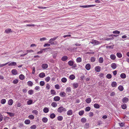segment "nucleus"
Listing matches in <instances>:
<instances>
[{"instance_id":"obj_26","label":"nucleus","mask_w":129,"mask_h":129,"mask_svg":"<svg viewBox=\"0 0 129 129\" xmlns=\"http://www.w3.org/2000/svg\"><path fill=\"white\" fill-rule=\"evenodd\" d=\"M42 120L43 122L46 123L48 121V119L45 117H43L42 118Z\"/></svg>"},{"instance_id":"obj_42","label":"nucleus","mask_w":129,"mask_h":129,"mask_svg":"<svg viewBox=\"0 0 129 129\" xmlns=\"http://www.w3.org/2000/svg\"><path fill=\"white\" fill-rule=\"evenodd\" d=\"M84 113V111L83 110H82L79 112V114L80 116L82 115Z\"/></svg>"},{"instance_id":"obj_16","label":"nucleus","mask_w":129,"mask_h":129,"mask_svg":"<svg viewBox=\"0 0 129 129\" xmlns=\"http://www.w3.org/2000/svg\"><path fill=\"white\" fill-rule=\"evenodd\" d=\"M112 86L113 87H116L117 85V83L116 82H112L111 84Z\"/></svg>"},{"instance_id":"obj_32","label":"nucleus","mask_w":129,"mask_h":129,"mask_svg":"<svg viewBox=\"0 0 129 129\" xmlns=\"http://www.w3.org/2000/svg\"><path fill=\"white\" fill-rule=\"evenodd\" d=\"M110 58L112 60H114L116 58L114 54H111L110 56Z\"/></svg>"},{"instance_id":"obj_36","label":"nucleus","mask_w":129,"mask_h":129,"mask_svg":"<svg viewBox=\"0 0 129 129\" xmlns=\"http://www.w3.org/2000/svg\"><path fill=\"white\" fill-rule=\"evenodd\" d=\"M86 118L83 117L81 119V121L82 123H85L86 122Z\"/></svg>"},{"instance_id":"obj_4","label":"nucleus","mask_w":129,"mask_h":129,"mask_svg":"<svg viewBox=\"0 0 129 129\" xmlns=\"http://www.w3.org/2000/svg\"><path fill=\"white\" fill-rule=\"evenodd\" d=\"M95 69L97 72H99L101 71V68L100 66H98L95 67Z\"/></svg>"},{"instance_id":"obj_2","label":"nucleus","mask_w":129,"mask_h":129,"mask_svg":"<svg viewBox=\"0 0 129 129\" xmlns=\"http://www.w3.org/2000/svg\"><path fill=\"white\" fill-rule=\"evenodd\" d=\"M58 37L53 38L50 39L49 41L48 42L50 43L52 45H55L54 43L53 42L58 38Z\"/></svg>"},{"instance_id":"obj_7","label":"nucleus","mask_w":129,"mask_h":129,"mask_svg":"<svg viewBox=\"0 0 129 129\" xmlns=\"http://www.w3.org/2000/svg\"><path fill=\"white\" fill-rule=\"evenodd\" d=\"M90 65L89 63L87 64L85 66V68L87 70H89L90 69Z\"/></svg>"},{"instance_id":"obj_62","label":"nucleus","mask_w":129,"mask_h":129,"mask_svg":"<svg viewBox=\"0 0 129 129\" xmlns=\"http://www.w3.org/2000/svg\"><path fill=\"white\" fill-rule=\"evenodd\" d=\"M3 119V117L2 114L0 113V122L2 121Z\"/></svg>"},{"instance_id":"obj_64","label":"nucleus","mask_w":129,"mask_h":129,"mask_svg":"<svg viewBox=\"0 0 129 129\" xmlns=\"http://www.w3.org/2000/svg\"><path fill=\"white\" fill-rule=\"evenodd\" d=\"M50 46V45L48 43H45L44 45V47H45L46 46L49 47Z\"/></svg>"},{"instance_id":"obj_39","label":"nucleus","mask_w":129,"mask_h":129,"mask_svg":"<svg viewBox=\"0 0 129 129\" xmlns=\"http://www.w3.org/2000/svg\"><path fill=\"white\" fill-rule=\"evenodd\" d=\"M116 55L119 58L121 57L122 56V54L119 52L117 53Z\"/></svg>"},{"instance_id":"obj_35","label":"nucleus","mask_w":129,"mask_h":129,"mask_svg":"<svg viewBox=\"0 0 129 129\" xmlns=\"http://www.w3.org/2000/svg\"><path fill=\"white\" fill-rule=\"evenodd\" d=\"M50 117L51 118L53 119L55 117V115L54 114L52 113L50 115Z\"/></svg>"},{"instance_id":"obj_31","label":"nucleus","mask_w":129,"mask_h":129,"mask_svg":"<svg viewBox=\"0 0 129 129\" xmlns=\"http://www.w3.org/2000/svg\"><path fill=\"white\" fill-rule=\"evenodd\" d=\"M75 77V76L73 75H71L69 76L70 79L72 80L74 79Z\"/></svg>"},{"instance_id":"obj_15","label":"nucleus","mask_w":129,"mask_h":129,"mask_svg":"<svg viewBox=\"0 0 129 129\" xmlns=\"http://www.w3.org/2000/svg\"><path fill=\"white\" fill-rule=\"evenodd\" d=\"M93 106L94 108L96 109H99L100 107V105L97 103H95L93 105Z\"/></svg>"},{"instance_id":"obj_61","label":"nucleus","mask_w":129,"mask_h":129,"mask_svg":"<svg viewBox=\"0 0 129 129\" xmlns=\"http://www.w3.org/2000/svg\"><path fill=\"white\" fill-rule=\"evenodd\" d=\"M91 61L92 62H94L95 60V58L94 57H92L91 58Z\"/></svg>"},{"instance_id":"obj_27","label":"nucleus","mask_w":129,"mask_h":129,"mask_svg":"<svg viewBox=\"0 0 129 129\" xmlns=\"http://www.w3.org/2000/svg\"><path fill=\"white\" fill-rule=\"evenodd\" d=\"M104 61L103 58L102 57H100L99 59V63H103Z\"/></svg>"},{"instance_id":"obj_34","label":"nucleus","mask_w":129,"mask_h":129,"mask_svg":"<svg viewBox=\"0 0 129 129\" xmlns=\"http://www.w3.org/2000/svg\"><path fill=\"white\" fill-rule=\"evenodd\" d=\"M51 105L52 107H55L57 106V105L56 102H53L51 103Z\"/></svg>"},{"instance_id":"obj_53","label":"nucleus","mask_w":129,"mask_h":129,"mask_svg":"<svg viewBox=\"0 0 129 129\" xmlns=\"http://www.w3.org/2000/svg\"><path fill=\"white\" fill-rule=\"evenodd\" d=\"M89 124L88 123H87L85 124L84 127V128H87L89 127Z\"/></svg>"},{"instance_id":"obj_57","label":"nucleus","mask_w":129,"mask_h":129,"mask_svg":"<svg viewBox=\"0 0 129 129\" xmlns=\"http://www.w3.org/2000/svg\"><path fill=\"white\" fill-rule=\"evenodd\" d=\"M31 129H36V126L35 125H33L31 126L30 128Z\"/></svg>"},{"instance_id":"obj_44","label":"nucleus","mask_w":129,"mask_h":129,"mask_svg":"<svg viewBox=\"0 0 129 129\" xmlns=\"http://www.w3.org/2000/svg\"><path fill=\"white\" fill-rule=\"evenodd\" d=\"M94 45H97L100 44L99 42L96 40H94Z\"/></svg>"},{"instance_id":"obj_9","label":"nucleus","mask_w":129,"mask_h":129,"mask_svg":"<svg viewBox=\"0 0 129 129\" xmlns=\"http://www.w3.org/2000/svg\"><path fill=\"white\" fill-rule=\"evenodd\" d=\"M68 59V57L66 56H63L61 58V60L63 61H66Z\"/></svg>"},{"instance_id":"obj_41","label":"nucleus","mask_w":129,"mask_h":129,"mask_svg":"<svg viewBox=\"0 0 129 129\" xmlns=\"http://www.w3.org/2000/svg\"><path fill=\"white\" fill-rule=\"evenodd\" d=\"M73 86L75 88H76L78 87V85L77 83H74L73 84Z\"/></svg>"},{"instance_id":"obj_48","label":"nucleus","mask_w":129,"mask_h":129,"mask_svg":"<svg viewBox=\"0 0 129 129\" xmlns=\"http://www.w3.org/2000/svg\"><path fill=\"white\" fill-rule=\"evenodd\" d=\"M11 32V29H7L5 30V32L6 33H8Z\"/></svg>"},{"instance_id":"obj_12","label":"nucleus","mask_w":129,"mask_h":129,"mask_svg":"<svg viewBox=\"0 0 129 129\" xmlns=\"http://www.w3.org/2000/svg\"><path fill=\"white\" fill-rule=\"evenodd\" d=\"M13 102V100L11 99L9 100L8 101V104L9 105H12Z\"/></svg>"},{"instance_id":"obj_56","label":"nucleus","mask_w":129,"mask_h":129,"mask_svg":"<svg viewBox=\"0 0 129 129\" xmlns=\"http://www.w3.org/2000/svg\"><path fill=\"white\" fill-rule=\"evenodd\" d=\"M94 53V52L92 50H90V51H89V52H87L86 53V54H93Z\"/></svg>"},{"instance_id":"obj_43","label":"nucleus","mask_w":129,"mask_h":129,"mask_svg":"<svg viewBox=\"0 0 129 129\" xmlns=\"http://www.w3.org/2000/svg\"><path fill=\"white\" fill-rule=\"evenodd\" d=\"M63 119V117L61 116H59L57 117V119L59 121H61Z\"/></svg>"},{"instance_id":"obj_14","label":"nucleus","mask_w":129,"mask_h":129,"mask_svg":"<svg viewBox=\"0 0 129 129\" xmlns=\"http://www.w3.org/2000/svg\"><path fill=\"white\" fill-rule=\"evenodd\" d=\"M67 114L68 115H71L73 114V111L71 110H69L67 112Z\"/></svg>"},{"instance_id":"obj_3","label":"nucleus","mask_w":129,"mask_h":129,"mask_svg":"<svg viewBox=\"0 0 129 129\" xmlns=\"http://www.w3.org/2000/svg\"><path fill=\"white\" fill-rule=\"evenodd\" d=\"M41 67L43 69H45L48 68V66L47 64L44 63L42 65Z\"/></svg>"},{"instance_id":"obj_55","label":"nucleus","mask_w":129,"mask_h":129,"mask_svg":"<svg viewBox=\"0 0 129 129\" xmlns=\"http://www.w3.org/2000/svg\"><path fill=\"white\" fill-rule=\"evenodd\" d=\"M113 33L114 34H119L120 33V32L118 30H116L113 31Z\"/></svg>"},{"instance_id":"obj_25","label":"nucleus","mask_w":129,"mask_h":129,"mask_svg":"<svg viewBox=\"0 0 129 129\" xmlns=\"http://www.w3.org/2000/svg\"><path fill=\"white\" fill-rule=\"evenodd\" d=\"M91 101V99L90 98H88L86 99L85 100V101L87 103L89 104V103Z\"/></svg>"},{"instance_id":"obj_51","label":"nucleus","mask_w":129,"mask_h":129,"mask_svg":"<svg viewBox=\"0 0 129 129\" xmlns=\"http://www.w3.org/2000/svg\"><path fill=\"white\" fill-rule=\"evenodd\" d=\"M66 91L69 92H71V88L70 87H68L66 89Z\"/></svg>"},{"instance_id":"obj_60","label":"nucleus","mask_w":129,"mask_h":129,"mask_svg":"<svg viewBox=\"0 0 129 129\" xmlns=\"http://www.w3.org/2000/svg\"><path fill=\"white\" fill-rule=\"evenodd\" d=\"M40 84L41 86H43L44 85L45 82L43 81H41L40 82Z\"/></svg>"},{"instance_id":"obj_38","label":"nucleus","mask_w":129,"mask_h":129,"mask_svg":"<svg viewBox=\"0 0 129 129\" xmlns=\"http://www.w3.org/2000/svg\"><path fill=\"white\" fill-rule=\"evenodd\" d=\"M30 123V121L29 119L25 120L24 121V123L27 124H29Z\"/></svg>"},{"instance_id":"obj_17","label":"nucleus","mask_w":129,"mask_h":129,"mask_svg":"<svg viewBox=\"0 0 129 129\" xmlns=\"http://www.w3.org/2000/svg\"><path fill=\"white\" fill-rule=\"evenodd\" d=\"M16 63L14 62H12L9 63L8 64L9 66H15L16 65Z\"/></svg>"},{"instance_id":"obj_46","label":"nucleus","mask_w":129,"mask_h":129,"mask_svg":"<svg viewBox=\"0 0 129 129\" xmlns=\"http://www.w3.org/2000/svg\"><path fill=\"white\" fill-rule=\"evenodd\" d=\"M33 90L30 89L28 91V93L30 95H32L33 94Z\"/></svg>"},{"instance_id":"obj_28","label":"nucleus","mask_w":129,"mask_h":129,"mask_svg":"<svg viewBox=\"0 0 129 129\" xmlns=\"http://www.w3.org/2000/svg\"><path fill=\"white\" fill-rule=\"evenodd\" d=\"M43 111L45 113H48L49 111V109L47 107L45 108L43 110Z\"/></svg>"},{"instance_id":"obj_52","label":"nucleus","mask_w":129,"mask_h":129,"mask_svg":"<svg viewBox=\"0 0 129 129\" xmlns=\"http://www.w3.org/2000/svg\"><path fill=\"white\" fill-rule=\"evenodd\" d=\"M50 92L51 94H55L56 93V92L53 89H51V90Z\"/></svg>"},{"instance_id":"obj_10","label":"nucleus","mask_w":129,"mask_h":129,"mask_svg":"<svg viewBox=\"0 0 129 129\" xmlns=\"http://www.w3.org/2000/svg\"><path fill=\"white\" fill-rule=\"evenodd\" d=\"M61 97H65L66 95V94L63 91L59 93Z\"/></svg>"},{"instance_id":"obj_45","label":"nucleus","mask_w":129,"mask_h":129,"mask_svg":"<svg viewBox=\"0 0 129 129\" xmlns=\"http://www.w3.org/2000/svg\"><path fill=\"white\" fill-rule=\"evenodd\" d=\"M61 81L63 83H65L67 81V79L66 78H63L61 79Z\"/></svg>"},{"instance_id":"obj_24","label":"nucleus","mask_w":129,"mask_h":129,"mask_svg":"<svg viewBox=\"0 0 129 129\" xmlns=\"http://www.w3.org/2000/svg\"><path fill=\"white\" fill-rule=\"evenodd\" d=\"M19 78L21 80H23L25 78L23 74H20L19 76Z\"/></svg>"},{"instance_id":"obj_23","label":"nucleus","mask_w":129,"mask_h":129,"mask_svg":"<svg viewBox=\"0 0 129 129\" xmlns=\"http://www.w3.org/2000/svg\"><path fill=\"white\" fill-rule=\"evenodd\" d=\"M33 100L31 99H30L27 101V103L28 105H30L33 103Z\"/></svg>"},{"instance_id":"obj_22","label":"nucleus","mask_w":129,"mask_h":129,"mask_svg":"<svg viewBox=\"0 0 129 129\" xmlns=\"http://www.w3.org/2000/svg\"><path fill=\"white\" fill-rule=\"evenodd\" d=\"M27 84L29 86L31 87L33 86V83L31 81H29L27 82Z\"/></svg>"},{"instance_id":"obj_49","label":"nucleus","mask_w":129,"mask_h":129,"mask_svg":"<svg viewBox=\"0 0 129 129\" xmlns=\"http://www.w3.org/2000/svg\"><path fill=\"white\" fill-rule=\"evenodd\" d=\"M28 117L31 120L34 119V116L33 115H29Z\"/></svg>"},{"instance_id":"obj_54","label":"nucleus","mask_w":129,"mask_h":129,"mask_svg":"<svg viewBox=\"0 0 129 129\" xmlns=\"http://www.w3.org/2000/svg\"><path fill=\"white\" fill-rule=\"evenodd\" d=\"M18 82V80L17 79H16L13 81V83L14 84H16Z\"/></svg>"},{"instance_id":"obj_63","label":"nucleus","mask_w":129,"mask_h":129,"mask_svg":"<svg viewBox=\"0 0 129 129\" xmlns=\"http://www.w3.org/2000/svg\"><path fill=\"white\" fill-rule=\"evenodd\" d=\"M119 125L121 127L123 126L124 125V123L123 122L119 123Z\"/></svg>"},{"instance_id":"obj_58","label":"nucleus","mask_w":129,"mask_h":129,"mask_svg":"<svg viewBox=\"0 0 129 129\" xmlns=\"http://www.w3.org/2000/svg\"><path fill=\"white\" fill-rule=\"evenodd\" d=\"M55 87L57 89H58L60 88V86L59 85L57 84L55 85Z\"/></svg>"},{"instance_id":"obj_59","label":"nucleus","mask_w":129,"mask_h":129,"mask_svg":"<svg viewBox=\"0 0 129 129\" xmlns=\"http://www.w3.org/2000/svg\"><path fill=\"white\" fill-rule=\"evenodd\" d=\"M50 79V78L49 77H47L45 79V80L47 82H49Z\"/></svg>"},{"instance_id":"obj_8","label":"nucleus","mask_w":129,"mask_h":129,"mask_svg":"<svg viewBox=\"0 0 129 129\" xmlns=\"http://www.w3.org/2000/svg\"><path fill=\"white\" fill-rule=\"evenodd\" d=\"M128 101V98L126 97L123 98L122 100V102L123 103H126Z\"/></svg>"},{"instance_id":"obj_19","label":"nucleus","mask_w":129,"mask_h":129,"mask_svg":"<svg viewBox=\"0 0 129 129\" xmlns=\"http://www.w3.org/2000/svg\"><path fill=\"white\" fill-rule=\"evenodd\" d=\"M68 64L70 66H72L74 63V62L72 60H70L68 62Z\"/></svg>"},{"instance_id":"obj_29","label":"nucleus","mask_w":129,"mask_h":129,"mask_svg":"<svg viewBox=\"0 0 129 129\" xmlns=\"http://www.w3.org/2000/svg\"><path fill=\"white\" fill-rule=\"evenodd\" d=\"M6 102V100L5 99H2L1 101V103L3 104H4Z\"/></svg>"},{"instance_id":"obj_30","label":"nucleus","mask_w":129,"mask_h":129,"mask_svg":"<svg viewBox=\"0 0 129 129\" xmlns=\"http://www.w3.org/2000/svg\"><path fill=\"white\" fill-rule=\"evenodd\" d=\"M118 89L121 91H122L123 90L124 88L122 86L120 85L118 88Z\"/></svg>"},{"instance_id":"obj_37","label":"nucleus","mask_w":129,"mask_h":129,"mask_svg":"<svg viewBox=\"0 0 129 129\" xmlns=\"http://www.w3.org/2000/svg\"><path fill=\"white\" fill-rule=\"evenodd\" d=\"M121 107L123 109H126L127 107L126 105V104H125L122 105Z\"/></svg>"},{"instance_id":"obj_5","label":"nucleus","mask_w":129,"mask_h":129,"mask_svg":"<svg viewBox=\"0 0 129 129\" xmlns=\"http://www.w3.org/2000/svg\"><path fill=\"white\" fill-rule=\"evenodd\" d=\"M95 5H83V6H80L81 7L86 8H89L91 7H93V6H95Z\"/></svg>"},{"instance_id":"obj_18","label":"nucleus","mask_w":129,"mask_h":129,"mask_svg":"<svg viewBox=\"0 0 129 129\" xmlns=\"http://www.w3.org/2000/svg\"><path fill=\"white\" fill-rule=\"evenodd\" d=\"M116 67L117 65L116 64L114 63H113L111 64V67L113 69H115L116 68Z\"/></svg>"},{"instance_id":"obj_6","label":"nucleus","mask_w":129,"mask_h":129,"mask_svg":"<svg viewBox=\"0 0 129 129\" xmlns=\"http://www.w3.org/2000/svg\"><path fill=\"white\" fill-rule=\"evenodd\" d=\"M12 73L14 75H16L17 74V70L15 69H13L11 71Z\"/></svg>"},{"instance_id":"obj_40","label":"nucleus","mask_w":129,"mask_h":129,"mask_svg":"<svg viewBox=\"0 0 129 129\" xmlns=\"http://www.w3.org/2000/svg\"><path fill=\"white\" fill-rule=\"evenodd\" d=\"M112 77V76L111 74H108L106 75V77L108 79H111Z\"/></svg>"},{"instance_id":"obj_50","label":"nucleus","mask_w":129,"mask_h":129,"mask_svg":"<svg viewBox=\"0 0 129 129\" xmlns=\"http://www.w3.org/2000/svg\"><path fill=\"white\" fill-rule=\"evenodd\" d=\"M90 109H91L90 107H87L85 109V111L86 112L90 110Z\"/></svg>"},{"instance_id":"obj_33","label":"nucleus","mask_w":129,"mask_h":129,"mask_svg":"<svg viewBox=\"0 0 129 129\" xmlns=\"http://www.w3.org/2000/svg\"><path fill=\"white\" fill-rule=\"evenodd\" d=\"M76 61L77 62H81L82 61L81 58L80 57L77 58L76 59Z\"/></svg>"},{"instance_id":"obj_1","label":"nucleus","mask_w":129,"mask_h":129,"mask_svg":"<svg viewBox=\"0 0 129 129\" xmlns=\"http://www.w3.org/2000/svg\"><path fill=\"white\" fill-rule=\"evenodd\" d=\"M66 111V109L62 106L59 107L57 109V111L58 112L60 113H61L62 112H65Z\"/></svg>"},{"instance_id":"obj_20","label":"nucleus","mask_w":129,"mask_h":129,"mask_svg":"<svg viewBox=\"0 0 129 129\" xmlns=\"http://www.w3.org/2000/svg\"><path fill=\"white\" fill-rule=\"evenodd\" d=\"M120 77L122 79H124L126 77V75L124 73H122L120 75Z\"/></svg>"},{"instance_id":"obj_11","label":"nucleus","mask_w":129,"mask_h":129,"mask_svg":"<svg viewBox=\"0 0 129 129\" xmlns=\"http://www.w3.org/2000/svg\"><path fill=\"white\" fill-rule=\"evenodd\" d=\"M60 99V97L59 96H55L53 98L54 101H59Z\"/></svg>"},{"instance_id":"obj_13","label":"nucleus","mask_w":129,"mask_h":129,"mask_svg":"<svg viewBox=\"0 0 129 129\" xmlns=\"http://www.w3.org/2000/svg\"><path fill=\"white\" fill-rule=\"evenodd\" d=\"M39 76L41 78H44L45 76V74L43 72L40 73L39 75Z\"/></svg>"},{"instance_id":"obj_47","label":"nucleus","mask_w":129,"mask_h":129,"mask_svg":"<svg viewBox=\"0 0 129 129\" xmlns=\"http://www.w3.org/2000/svg\"><path fill=\"white\" fill-rule=\"evenodd\" d=\"M32 112L33 113H34L36 115H37L38 114V111L36 110H33Z\"/></svg>"},{"instance_id":"obj_21","label":"nucleus","mask_w":129,"mask_h":129,"mask_svg":"<svg viewBox=\"0 0 129 129\" xmlns=\"http://www.w3.org/2000/svg\"><path fill=\"white\" fill-rule=\"evenodd\" d=\"M6 113L8 114L11 117H14V113H11V112H6Z\"/></svg>"}]
</instances>
